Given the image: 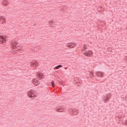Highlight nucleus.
<instances>
[{"label": "nucleus", "mask_w": 127, "mask_h": 127, "mask_svg": "<svg viewBox=\"0 0 127 127\" xmlns=\"http://www.w3.org/2000/svg\"><path fill=\"white\" fill-rule=\"evenodd\" d=\"M72 115L73 116H76V115H78V111H73Z\"/></svg>", "instance_id": "4468645a"}, {"label": "nucleus", "mask_w": 127, "mask_h": 127, "mask_svg": "<svg viewBox=\"0 0 127 127\" xmlns=\"http://www.w3.org/2000/svg\"><path fill=\"white\" fill-rule=\"evenodd\" d=\"M111 93H109L107 95L104 96L103 98L104 103L107 104V103L109 102V100L111 98Z\"/></svg>", "instance_id": "f257e3e1"}, {"label": "nucleus", "mask_w": 127, "mask_h": 127, "mask_svg": "<svg viewBox=\"0 0 127 127\" xmlns=\"http://www.w3.org/2000/svg\"><path fill=\"white\" fill-rule=\"evenodd\" d=\"M32 83H33V84H34V85H36V86H37L38 85V82L36 81L35 82V79L32 80Z\"/></svg>", "instance_id": "f8f14e48"}, {"label": "nucleus", "mask_w": 127, "mask_h": 127, "mask_svg": "<svg viewBox=\"0 0 127 127\" xmlns=\"http://www.w3.org/2000/svg\"><path fill=\"white\" fill-rule=\"evenodd\" d=\"M37 77L39 79H43V78H44V75L42 74V73L39 72L37 74Z\"/></svg>", "instance_id": "0eeeda50"}, {"label": "nucleus", "mask_w": 127, "mask_h": 127, "mask_svg": "<svg viewBox=\"0 0 127 127\" xmlns=\"http://www.w3.org/2000/svg\"><path fill=\"white\" fill-rule=\"evenodd\" d=\"M70 43H67V46H68V47H69V48H73L74 47V46H72V44H70Z\"/></svg>", "instance_id": "ddd939ff"}, {"label": "nucleus", "mask_w": 127, "mask_h": 127, "mask_svg": "<svg viewBox=\"0 0 127 127\" xmlns=\"http://www.w3.org/2000/svg\"><path fill=\"white\" fill-rule=\"evenodd\" d=\"M96 74L98 77H103V74L102 72H101L100 71H98L96 72Z\"/></svg>", "instance_id": "9d476101"}, {"label": "nucleus", "mask_w": 127, "mask_h": 127, "mask_svg": "<svg viewBox=\"0 0 127 127\" xmlns=\"http://www.w3.org/2000/svg\"><path fill=\"white\" fill-rule=\"evenodd\" d=\"M71 47H73V46H75V45H76V44L75 43H71Z\"/></svg>", "instance_id": "a211bd4d"}, {"label": "nucleus", "mask_w": 127, "mask_h": 127, "mask_svg": "<svg viewBox=\"0 0 127 127\" xmlns=\"http://www.w3.org/2000/svg\"><path fill=\"white\" fill-rule=\"evenodd\" d=\"M64 110V108L63 107H59L58 109L56 110V112H59L60 113H62Z\"/></svg>", "instance_id": "1a4fd4ad"}, {"label": "nucleus", "mask_w": 127, "mask_h": 127, "mask_svg": "<svg viewBox=\"0 0 127 127\" xmlns=\"http://www.w3.org/2000/svg\"><path fill=\"white\" fill-rule=\"evenodd\" d=\"M126 59V60H127V58Z\"/></svg>", "instance_id": "4be33fe9"}, {"label": "nucleus", "mask_w": 127, "mask_h": 127, "mask_svg": "<svg viewBox=\"0 0 127 127\" xmlns=\"http://www.w3.org/2000/svg\"><path fill=\"white\" fill-rule=\"evenodd\" d=\"M28 95L29 98H35V97H36V95H35V94H34V93L31 91V90L28 93Z\"/></svg>", "instance_id": "39448f33"}, {"label": "nucleus", "mask_w": 127, "mask_h": 127, "mask_svg": "<svg viewBox=\"0 0 127 127\" xmlns=\"http://www.w3.org/2000/svg\"><path fill=\"white\" fill-rule=\"evenodd\" d=\"M90 78H93V77H94V73H93L92 71L90 72Z\"/></svg>", "instance_id": "2eb2a0df"}, {"label": "nucleus", "mask_w": 127, "mask_h": 127, "mask_svg": "<svg viewBox=\"0 0 127 127\" xmlns=\"http://www.w3.org/2000/svg\"><path fill=\"white\" fill-rule=\"evenodd\" d=\"M74 81L76 83V85L77 86H80V85H81V84H82V83H83V81H82V80L80 79V78H79V77H75V78H74Z\"/></svg>", "instance_id": "f03ea898"}, {"label": "nucleus", "mask_w": 127, "mask_h": 127, "mask_svg": "<svg viewBox=\"0 0 127 127\" xmlns=\"http://www.w3.org/2000/svg\"><path fill=\"white\" fill-rule=\"evenodd\" d=\"M32 64L34 66H37L38 65V63L35 62V63H32Z\"/></svg>", "instance_id": "dca6fc26"}, {"label": "nucleus", "mask_w": 127, "mask_h": 127, "mask_svg": "<svg viewBox=\"0 0 127 127\" xmlns=\"http://www.w3.org/2000/svg\"><path fill=\"white\" fill-rule=\"evenodd\" d=\"M52 86H54V85H55L54 81H53V80L52 81Z\"/></svg>", "instance_id": "6ab92c4d"}, {"label": "nucleus", "mask_w": 127, "mask_h": 127, "mask_svg": "<svg viewBox=\"0 0 127 127\" xmlns=\"http://www.w3.org/2000/svg\"><path fill=\"white\" fill-rule=\"evenodd\" d=\"M62 66H63L62 65L59 64V65H58V66L55 67H54V69H55V70L58 69H59V68L62 67Z\"/></svg>", "instance_id": "9b49d317"}, {"label": "nucleus", "mask_w": 127, "mask_h": 127, "mask_svg": "<svg viewBox=\"0 0 127 127\" xmlns=\"http://www.w3.org/2000/svg\"><path fill=\"white\" fill-rule=\"evenodd\" d=\"M19 46V45L18 44V43L15 42V41H14V42L12 43V44L11 45V47H12L13 49H16Z\"/></svg>", "instance_id": "7ed1b4c3"}, {"label": "nucleus", "mask_w": 127, "mask_h": 127, "mask_svg": "<svg viewBox=\"0 0 127 127\" xmlns=\"http://www.w3.org/2000/svg\"><path fill=\"white\" fill-rule=\"evenodd\" d=\"M4 2L6 3V5H7V4H8V3L7 2V0H4Z\"/></svg>", "instance_id": "f3484780"}, {"label": "nucleus", "mask_w": 127, "mask_h": 127, "mask_svg": "<svg viewBox=\"0 0 127 127\" xmlns=\"http://www.w3.org/2000/svg\"><path fill=\"white\" fill-rule=\"evenodd\" d=\"M84 55L88 57H91L93 55V52L92 51H87L84 53Z\"/></svg>", "instance_id": "20e7f679"}, {"label": "nucleus", "mask_w": 127, "mask_h": 127, "mask_svg": "<svg viewBox=\"0 0 127 127\" xmlns=\"http://www.w3.org/2000/svg\"><path fill=\"white\" fill-rule=\"evenodd\" d=\"M83 47H84V49H86V45L84 44Z\"/></svg>", "instance_id": "aec40b11"}, {"label": "nucleus", "mask_w": 127, "mask_h": 127, "mask_svg": "<svg viewBox=\"0 0 127 127\" xmlns=\"http://www.w3.org/2000/svg\"><path fill=\"white\" fill-rule=\"evenodd\" d=\"M4 42H6V39L3 36H0V43H3Z\"/></svg>", "instance_id": "423d86ee"}, {"label": "nucleus", "mask_w": 127, "mask_h": 127, "mask_svg": "<svg viewBox=\"0 0 127 127\" xmlns=\"http://www.w3.org/2000/svg\"><path fill=\"white\" fill-rule=\"evenodd\" d=\"M0 21H2V24H3V23H6V21L3 16H0Z\"/></svg>", "instance_id": "6e6552de"}, {"label": "nucleus", "mask_w": 127, "mask_h": 127, "mask_svg": "<svg viewBox=\"0 0 127 127\" xmlns=\"http://www.w3.org/2000/svg\"><path fill=\"white\" fill-rule=\"evenodd\" d=\"M51 22L52 23L53 22V21H50L49 23H50Z\"/></svg>", "instance_id": "412c9836"}]
</instances>
